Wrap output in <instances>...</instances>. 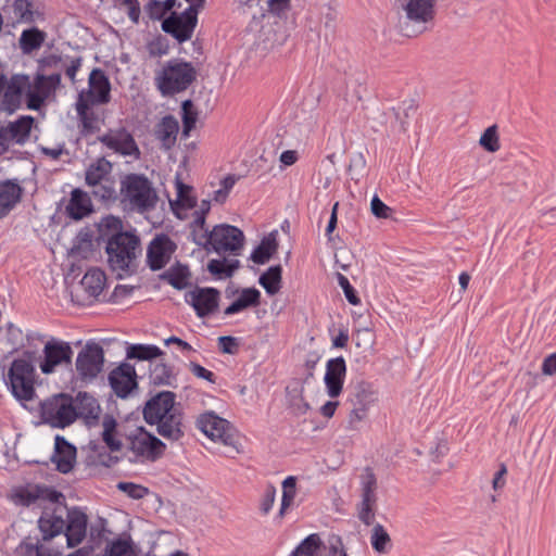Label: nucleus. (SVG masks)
Here are the masks:
<instances>
[{"instance_id": "1", "label": "nucleus", "mask_w": 556, "mask_h": 556, "mask_svg": "<svg viewBox=\"0 0 556 556\" xmlns=\"http://www.w3.org/2000/svg\"><path fill=\"white\" fill-rule=\"evenodd\" d=\"M175 399V393L163 391L151 397L143 408L144 420L155 425L157 433L169 441L184 437L182 414Z\"/></svg>"}, {"instance_id": "2", "label": "nucleus", "mask_w": 556, "mask_h": 556, "mask_svg": "<svg viewBox=\"0 0 556 556\" xmlns=\"http://www.w3.org/2000/svg\"><path fill=\"white\" fill-rule=\"evenodd\" d=\"M439 0H395L396 27L401 35L415 38L433 24Z\"/></svg>"}, {"instance_id": "3", "label": "nucleus", "mask_w": 556, "mask_h": 556, "mask_svg": "<svg viewBox=\"0 0 556 556\" xmlns=\"http://www.w3.org/2000/svg\"><path fill=\"white\" fill-rule=\"evenodd\" d=\"M118 197L125 207L138 214L153 211L159 202L153 182L143 174L126 175L121 181Z\"/></svg>"}, {"instance_id": "4", "label": "nucleus", "mask_w": 556, "mask_h": 556, "mask_svg": "<svg viewBox=\"0 0 556 556\" xmlns=\"http://www.w3.org/2000/svg\"><path fill=\"white\" fill-rule=\"evenodd\" d=\"M106 253L110 267L123 278L132 269L140 254V239L129 231L117 232L109 239Z\"/></svg>"}, {"instance_id": "5", "label": "nucleus", "mask_w": 556, "mask_h": 556, "mask_svg": "<svg viewBox=\"0 0 556 556\" xmlns=\"http://www.w3.org/2000/svg\"><path fill=\"white\" fill-rule=\"evenodd\" d=\"M197 72L189 62L168 61L154 77L157 90L163 96H174L185 91L195 79Z\"/></svg>"}, {"instance_id": "6", "label": "nucleus", "mask_w": 556, "mask_h": 556, "mask_svg": "<svg viewBox=\"0 0 556 556\" xmlns=\"http://www.w3.org/2000/svg\"><path fill=\"white\" fill-rule=\"evenodd\" d=\"M74 397L66 393L52 395L39 405L41 421L52 428L64 429L76 421Z\"/></svg>"}, {"instance_id": "7", "label": "nucleus", "mask_w": 556, "mask_h": 556, "mask_svg": "<svg viewBox=\"0 0 556 556\" xmlns=\"http://www.w3.org/2000/svg\"><path fill=\"white\" fill-rule=\"evenodd\" d=\"M89 89L81 91L78 96L76 109L80 116L84 127L90 128V122L87 117V111L96 103H108L110 101L111 85L104 72L100 68H93L88 79Z\"/></svg>"}, {"instance_id": "8", "label": "nucleus", "mask_w": 556, "mask_h": 556, "mask_svg": "<svg viewBox=\"0 0 556 556\" xmlns=\"http://www.w3.org/2000/svg\"><path fill=\"white\" fill-rule=\"evenodd\" d=\"M128 441L127 451L132 463H153L161 458L166 450L165 443L143 428H139Z\"/></svg>"}, {"instance_id": "9", "label": "nucleus", "mask_w": 556, "mask_h": 556, "mask_svg": "<svg viewBox=\"0 0 556 556\" xmlns=\"http://www.w3.org/2000/svg\"><path fill=\"white\" fill-rule=\"evenodd\" d=\"M197 425L212 441L240 452L237 430L228 420L217 416L214 412H207L198 418Z\"/></svg>"}, {"instance_id": "10", "label": "nucleus", "mask_w": 556, "mask_h": 556, "mask_svg": "<svg viewBox=\"0 0 556 556\" xmlns=\"http://www.w3.org/2000/svg\"><path fill=\"white\" fill-rule=\"evenodd\" d=\"M12 394L20 401H30L35 396V368L25 358L14 359L8 372Z\"/></svg>"}, {"instance_id": "11", "label": "nucleus", "mask_w": 556, "mask_h": 556, "mask_svg": "<svg viewBox=\"0 0 556 556\" xmlns=\"http://www.w3.org/2000/svg\"><path fill=\"white\" fill-rule=\"evenodd\" d=\"M204 242L212 245L217 253L230 252L233 255H239L243 248L244 235L235 226L222 224L215 226L208 236L202 235L198 240L199 244Z\"/></svg>"}, {"instance_id": "12", "label": "nucleus", "mask_w": 556, "mask_h": 556, "mask_svg": "<svg viewBox=\"0 0 556 556\" xmlns=\"http://www.w3.org/2000/svg\"><path fill=\"white\" fill-rule=\"evenodd\" d=\"M377 479L370 468H365L361 475V501L357 504V517L366 526H370L377 509Z\"/></svg>"}, {"instance_id": "13", "label": "nucleus", "mask_w": 556, "mask_h": 556, "mask_svg": "<svg viewBox=\"0 0 556 556\" xmlns=\"http://www.w3.org/2000/svg\"><path fill=\"white\" fill-rule=\"evenodd\" d=\"M35 118L29 115L20 116L7 124H0V156L14 144L23 146L30 137Z\"/></svg>"}, {"instance_id": "14", "label": "nucleus", "mask_w": 556, "mask_h": 556, "mask_svg": "<svg viewBox=\"0 0 556 556\" xmlns=\"http://www.w3.org/2000/svg\"><path fill=\"white\" fill-rule=\"evenodd\" d=\"M198 24L197 11L190 7L180 14L173 13L162 22V29L182 43L190 40Z\"/></svg>"}, {"instance_id": "15", "label": "nucleus", "mask_w": 556, "mask_h": 556, "mask_svg": "<svg viewBox=\"0 0 556 556\" xmlns=\"http://www.w3.org/2000/svg\"><path fill=\"white\" fill-rule=\"evenodd\" d=\"M62 494L52 488L40 484H27L13 490L11 500L18 505H40L45 502L59 503Z\"/></svg>"}, {"instance_id": "16", "label": "nucleus", "mask_w": 556, "mask_h": 556, "mask_svg": "<svg viewBox=\"0 0 556 556\" xmlns=\"http://www.w3.org/2000/svg\"><path fill=\"white\" fill-rule=\"evenodd\" d=\"M104 352L97 343H88L78 353L76 358V369L84 380L96 378L103 369Z\"/></svg>"}, {"instance_id": "17", "label": "nucleus", "mask_w": 556, "mask_h": 556, "mask_svg": "<svg viewBox=\"0 0 556 556\" xmlns=\"http://www.w3.org/2000/svg\"><path fill=\"white\" fill-rule=\"evenodd\" d=\"M220 293L214 288L195 287L185 294V301L191 305L198 317L204 318L214 314L219 304Z\"/></svg>"}, {"instance_id": "18", "label": "nucleus", "mask_w": 556, "mask_h": 556, "mask_svg": "<svg viewBox=\"0 0 556 556\" xmlns=\"http://www.w3.org/2000/svg\"><path fill=\"white\" fill-rule=\"evenodd\" d=\"M60 83V74L49 76L38 74L33 81L29 80L27 108L30 110H39Z\"/></svg>"}, {"instance_id": "19", "label": "nucleus", "mask_w": 556, "mask_h": 556, "mask_svg": "<svg viewBox=\"0 0 556 556\" xmlns=\"http://www.w3.org/2000/svg\"><path fill=\"white\" fill-rule=\"evenodd\" d=\"M73 350L70 343L59 340H51L45 344L43 361L40 363V370L46 374H52L55 368L63 364H71Z\"/></svg>"}, {"instance_id": "20", "label": "nucleus", "mask_w": 556, "mask_h": 556, "mask_svg": "<svg viewBox=\"0 0 556 556\" xmlns=\"http://www.w3.org/2000/svg\"><path fill=\"white\" fill-rule=\"evenodd\" d=\"M346 371V362L343 356L327 361L324 383L330 399H337L342 394Z\"/></svg>"}, {"instance_id": "21", "label": "nucleus", "mask_w": 556, "mask_h": 556, "mask_svg": "<svg viewBox=\"0 0 556 556\" xmlns=\"http://www.w3.org/2000/svg\"><path fill=\"white\" fill-rule=\"evenodd\" d=\"M176 250L175 243L165 235L156 236L149 244L147 263L152 270L162 269Z\"/></svg>"}, {"instance_id": "22", "label": "nucleus", "mask_w": 556, "mask_h": 556, "mask_svg": "<svg viewBox=\"0 0 556 556\" xmlns=\"http://www.w3.org/2000/svg\"><path fill=\"white\" fill-rule=\"evenodd\" d=\"M100 141L122 155H139V148L134 137L124 128L109 130L100 138Z\"/></svg>"}, {"instance_id": "23", "label": "nucleus", "mask_w": 556, "mask_h": 556, "mask_svg": "<svg viewBox=\"0 0 556 556\" xmlns=\"http://www.w3.org/2000/svg\"><path fill=\"white\" fill-rule=\"evenodd\" d=\"M137 374L129 363H123L109 375V381L119 397H126L137 387Z\"/></svg>"}, {"instance_id": "24", "label": "nucleus", "mask_w": 556, "mask_h": 556, "mask_svg": "<svg viewBox=\"0 0 556 556\" xmlns=\"http://www.w3.org/2000/svg\"><path fill=\"white\" fill-rule=\"evenodd\" d=\"M88 525L87 515L78 509L72 508L67 510L66 541L70 547L77 546L86 536Z\"/></svg>"}, {"instance_id": "25", "label": "nucleus", "mask_w": 556, "mask_h": 556, "mask_svg": "<svg viewBox=\"0 0 556 556\" xmlns=\"http://www.w3.org/2000/svg\"><path fill=\"white\" fill-rule=\"evenodd\" d=\"M51 460L60 472L68 473L76 463V447L68 443L64 437L56 435Z\"/></svg>"}, {"instance_id": "26", "label": "nucleus", "mask_w": 556, "mask_h": 556, "mask_svg": "<svg viewBox=\"0 0 556 556\" xmlns=\"http://www.w3.org/2000/svg\"><path fill=\"white\" fill-rule=\"evenodd\" d=\"M29 88V77L27 75L16 74L10 79L5 77V88L2 92L3 102L10 106H18L22 97L27 98V89Z\"/></svg>"}, {"instance_id": "27", "label": "nucleus", "mask_w": 556, "mask_h": 556, "mask_svg": "<svg viewBox=\"0 0 556 556\" xmlns=\"http://www.w3.org/2000/svg\"><path fill=\"white\" fill-rule=\"evenodd\" d=\"M307 382L300 378H293L286 387V397L289 407L295 415H305L309 409L311 405L304 397V389Z\"/></svg>"}, {"instance_id": "28", "label": "nucleus", "mask_w": 556, "mask_h": 556, "mask_svg": "<svg viewBox=\"0 0 556 556\" xmlns=\"http://www.w3.org/2000/svg\"><path fill=\"white\" fill-rule=\"evenodd\" d=\"M75 401L76 419L83 418L87 425L96 424L101 414V407L92 395L79 392Z\"/></svg>"}, {"instance_id": "29", "label": "nucleus", "mask_w": 556, "mask_h": 556, "mask_svg": "<svg viewBox=\"0 0 556 556\" xmlns=\"http://www.w3.org/2000/svg\"><path fill=\"white\" fill-rule=\"evenodd\" d=\"M22 187L12 180L0 181V219L4 218L21 201Z\"/></svg>"}, {"instance_id": "30", "label": "nucleus", "mask_w": 556, "mask_h": 556, "mask_svg": "<svg viewBox=\"0 0 556 556\" xmlns=\"http://www.w3.org/2000/svg\"><path fill=\"white\" fill-rule=\"evenodd\" d=\"M179 131L177 119L167 115L164 116L154 128V136L164 150H170L176 141Z\"/></svg>"}, {"instance_id": "31", "label": "nucleus", "mask_w": 556, "mask_h": 556, "mask_svg": "<svg viewBox=\"0 0 556 556\" xmlns=\"http://www.w3.org/2000/svg\"><path fill=\"white\" fill-rule=\"evenodd\" d=\"M92 212V202L90 197L83 190L76 188L71 192L70 201L66 205V214L75 220H79Z\"/></svg>"}, {"instance_id": "32", "label": "nucleus", "mask_w": 556, "mask_h": 556, "mask_svg": "<svg viewBox=\"0 0 556 556\" xmlns=\"http://www.w3.org/2000/svg\"><path fill=\"white\" fill-rule=\"evenodd\" d=\"M260 304V290H257L256 288H244L239 292L238 298L229 306L225 308L224 315H236L250 307H257Z\"/></svg>"}, {"instance_id": "33", "label": "nucleus", "mask_w": 556, "mask_h": 556, "mask_svg": "<svg viewBox=\"0 0 556 556\" xmlns=\"http://www.w3.org/2000/svg\"><path fill=\"white\" fill-rule=\"evenodd\" d=\"M91 194L103 203L115 202L118 199V193L116 189V180L114 176L104 178L103 180H99L90 186Z\"/></svg>"}, {"instance_id": "34", "label": "nucleus", "mask_w": 556, "mask_h": 556, "mask_svg": "<svg viewBox=\"0 0 556 556\" xmlns=\"http://www.w3.org/2000/svg\"><path fill=\"white\" fill-rule=\"evenodd\" d=\"M105 274L101 269L91 268L84 275L80 285L90 296L98 298L105 287Z\"/></svg>"}, {"instance_id": "35", "label": "nucleus", "mask_w": 556, "mask_h": 556, "mask_svg": "<svg viewBox=\"0 0 556 556\" xmlns=\"http://www.w3.org/2000/svg\"><path fill=\"white\" fill-rule=\"evenodd\" d=\"M113 165L104 157H99L87 167L85 173V181L90 186L99 180L113 176Z\"/></svg>"}, {"instance_id": "36", "label": "nucleus", "mask_w": 556, "mask_h": 556, "mask_svg": "<svg viewBox=\"0 0 556 556\" xmlns=\"http://www.w3.org/2000/svg\"><path fill=\"white\" fill-rule=\"evenodd\" d=\"M239 264L237 258L211 260L207 264V269L213 276L226 279L233 275Z\"/></svg>"}, {"instance_id": "37", "label": "nucleus", "mask_w": 556, "mask_h": 556, "mask_svg": "<svg viewBox=\"0 0 556 556\" xmlns=\"http://www.w3.org/2000/svg\"><path fill=\"white\" fill-rule=\"evenodd\" d=\"M281 274L282 268L277 265L269 267L261 275L258 282L269 295L277 294L281 289Z\"/></svg>"}, {"instance_id": "38", "label": "nucleus", "mask_w": 556, "mask_h": 556, "mask_svg": "<svg viewBox=\"0 0 556 556\" xmlns=\"http://www.w3.org/2000/svg\"><path fill=\"white\" fill-rule=\"evenodd\" d=\"M45 38V33L38 28L25 29L20 37V47L23 52L30 53L42 46Z\"/></svg>"}, {"instance_id": "39", "label": "nucleus", "mask_w": 556, "mask_h": 556, "mask_svg": "<svg viewBox=\"0 0 556 556\" xmlns=\"http://www.w3.org/2000/svg\"><path fill=\"white\" fill-rule=\"evenodd\" d=\"M189 278L188 268L181 265L170 267L163 275V279L177 290L185 289L189 285Z\"/></svg>"}, {"instance_id": "40", "label": "nucleus", "mask_w": 556, "mask_h": 556, "mask_svg": "<svg viewBox=\"0 0 556 556\" xmlns=\"http://www.w3.org/2000/svg\"><path fill=\"white\" fill-rule=\"evenodd\" d=\"M102 440L112 452H118L122 448V442L117 438V424L113 417L106 416L102 422Z\"/></svg>"}, {"instance_id": "41", "label": "nucleus", "mask_w": 556, "mask_h": 556, "mask_svg": "<svg viewBox=\"0 0 556 556\" xmlns=\"http://www.w3.org/2000/svg\"><path fill=\"white\" fill-rule=\"evenodd\" d=\"M296 495V478L293 476L287 477L282 481V497L278 516L282 518L287 510L293 505Z\"/></svg>"}, {"instance_id": "42", "label": "nucleus", "mask_w": 556, "mask_h": 556, "mask_svg": "<svg viewBox=\"0 0 556 556\" xmlns=\"http://www.w3.org/2000/svg\"><path fill=\"white\" fill-rule=\"evenodd\" d=\"M370 544L375 552L386 554L391 548V538L384 527L380 523L374 526L370 535Z\"/></svg>"}, {"instance_id": "43", "label": "nucleus", "mask_w": 556, "mask_h": 556, "mask_svg": "<svg viewBox=\"0 0 556 556\" xmlns=\"http://www.w3.org/2000/svg\"><path fill=\"white\" fill-rule=\"evenodd\" d=\"M277 242L275 238H265L261 241L260 245L252 253V261L256 264H264L277 250Z\"/></svg>"}, {"instance_id": "44", "label": "nucleus", "mask_w": 556, "mask_h": 556, "mask_svg": "<svg viewBox=\"0 0 556 556\" xmlns=\"http://www.w3.org/2000/svg\"><path fill=\"white\" fill-rule=\"evenodd\" d=\"M320 546V536L317 533H312L299 544L290 556H316Z\"/></svg>"}, {"instance_id": "45", "label": "nucleus", "mask_w": 556, "mask_h": 556, "mask_svg": "<svg viewBox=\"0 0 556 556\" xmlns=\"http://www.w3.org/2000/svg\"><path fill=\"white\" fill-rule=\"evenodd\" d=\"M39 527L43 533V539H50L60 534L65 528V521L62 517L51 516L49 518L41 517Z\"/></svg>"}, {"instance_id": "46", "label": "nucleus", "mask_w": 556, "mask_h": 556, "mask_svg": "<svg viewBox=\"0 0 556 556\" xmlns=\"http://www.w3.org/2000/svg\"><path fill=\"white\" fill-rule=\"evenodd\" d=\"M162 355V351L156 345L134 344L129 346L127 356L141 361L153 359Z\"/></svg>"}, {"instance_id": "47", "label": "nucleus", "mask_w": 556, "mask_h": 556, "mask_svg": "<svg viewBox=\"0 0 556 556\" xmlns=\"http://www.w3.org/2000/svg\"><path fill=\"white\" fill-rule=\"evenodd\" d=\"M479 144L488 152L494 153L501 149L497 125L488 127L479 139Z\"/></svg>"}, {"instance_id": "48", "label": "nucleus", "mask_w": 556, "mask_h": 556, "mask_svg": "<svg viewBox=\"0 0 556 556\" xmlns=\"http://www.w3.org/2000/svg\"><path fill=\"white\" fill-rule=\"evenodd\" d=\"M182 136L189 137L190 131L195 127L198 112L195 111L191 100L182 102Z\"/></svg>"}, {"instance_id": "49", "label": "nucleus", "mask_w": 556, "mask_h": 556, "mask_svg": "<svg viewBox=\"0 0 556 556\" xmlns=\"http://www.w3.org/2000/svg\"><path fill=\"white\" fill-rule=\"evenodd\" d=\"M13 13L18 22L33 23L35 13L33 10V2L30 0H14Z\"/></svg>"}, {"instance_id": "50", "label": "nucleus", "mask_w": 556, "mask_h": 556, "mask_svg": "<svg viewBox=\"0 0 556 556\" xmlns=\"http://www.w3.org/2000/svg\"><path fill=\"white\" fill-rule=\"evenodd\" d=\"M147 50L152 58H160L167 54L169 50L167 39L162 36L153 38L148 42Z\"/></svg>"}, {"instance_id": "51", "label": "nucleus", "mask_w": 556, "mask_h": 556, "mask_svg": "<svg viewBox=\"0 0 556 556\" xmlns=\"http://www.w3.org/2000/svg\"><path fill=\"white\" fill-rule=\"evenodd\" d=\"M117 489L134 500H141L148 495V488L132 482H119Z\"/></svg>"}, {"instance_id": "52", "label": "nucleus", "mask_w": 556, "mask_h": 556, "mask_svg": "<svg viewBox=\"0 0 556 556\" xmlns=\"http://www.w3.org/2000/svg\"><path fill=\"white\" fill-rule=\"evenodd\" d=\"M115 2L127 13L132 24L139 23L141 10L138 0H115Z\"/></svg>"}, {"instance_id": "53", "label": "nucleus", "mask_w": 556, "mask_h": 556, "mask_svg": "<svg viewBox=\"0 0 556 556\" xmlns=\"http://www.w3.org/2000/svg\"><path fill=\"white\" fill-rule=\"evenodd\" d=\"M338 283L342 288L350 304L358 305L361 303V299L358 298L356 290L344 275L338 274Z\"/></svg>"}, {"instance_id": "54", "label": "nucleus", "mask_w": 556, "mask_h": 556, "mask_svg": "<svg viewBox=\"0 0 556 556\" xmlns=\"http://www.w3.org/2000/svg\"><path fill=\"white\" fill-rule=\"evenodd\" d=\"M106 556H134V553L127 541L117 540L110 545Z\"/></svg>"}, {"instance_id": "55", "label": "nucleus", "mask_w": 556, "mask_h": 556, "mask_svg": "<svg viewBox=\"0 0 556 556\" xmlns=\"http://www.w3.org/2000/svg\"><path fill=\"white\" fill-rule=\"evenodd\" d=\"M276 498V489L274 485H268L263 493L262 500L260 502V510L263 515H267L275 503Z\"/></svg>"}, {"instance_id": "56", "label": "nucleus", "mask_w": 556, "mask_h": 556, "mask_svg": "<svg viewBox=\"0 0 556 556\" xmlns=\"http://www.w3.org/2000/svg\"><path fill=\"white\" fill-rule=\"evenodd\" d=\"M153 380L156 383L169 384L173 378L172 370L165 364H157L152 370Z\"/></svg>"}, {"instance_id": "57", "label": "nucleus", "mask_w": 556, "mask_h": 556, "mask_svg": "<svg viewBox=\"0 0 556 556\" xmlns=\"http://www.w3.org/2000/svg\"><path fill=\"white\" fill-rule=\"evenodd\" d=\"M372 214L378 218H389L392 208L384 204L377 195L371 199L370 203Z\"/></svg>"}, {"instance_id": "58", "label": "nucleus", "mask_w": 556, "mask_h": 556, "mask_svg": "<svg viewBox=\"0 0 556 556\" xmlns=\"http://www.w3.org/2000/svg\"><path fill=\"white\" fill-rule=\"evenodd\" d=\"M190 188L181 182L177 184V203L182 207H192L195 204L193 198L190 197Z\"/></svg>"}, {"instance_id": "59", "label": "nucleus", "mask_w": 556, "mask_h": 556, "mask_svg": "<svg viewBox=\"0 0 556 556\" xmlns=\"http://www.w3.org/2000/svg\"><path fill=\"white\" fill-rule=\"evenodd\" d=\"M190 371L197 377V378H200V379H204L211 383H215L216 382V376L213 371L206 369L205 367L197 364V363H191L190 364Z\"/></svg>"}, {"instance_id": "60", "label": "nucleus", "mask_w": 556, "mask_h": 556, "mask_svg": "<svg viewBox=\"0 0 556 556\" xmlns=\"http://www.w3.org/2000/svg\"><path fill=\"white\" fill-rule=\"evenodd\" d=\"M218 346L223 353L233 354L238 350V341L233 337H219Z\"/></svg>"}, {"instance_id": "61", "label": "nucleus", "mask_w": 556, "mask_h": 556, "mask_svg": "<svg viewBox=\"0 0 556 556\" xmlns=\"http://www.w3.org/2000/svg\"><path fill=\"white\" fill-rule=\"evenodd\" d=\"M268 10L275 15H281L290 8V0H268Z\"/></svg>"}, {"instance_id": "62", "label": "nucleus", "mask_w": 556, "mask_h": 556, "mask_svg": "<svg viewBox=\"0 0 556 556\" xmlns=\"http://www.w3.org/2000/svg\"><path fill=\"white\" fill-rule=\"evenodd\" d=\"M367 409H368L367 404H363L361 407L352 409L349 415V424L352 427H355L356 424H358L363 419H365V417L367 415Z\"/></svg>"}, {"instance_id": "63", "label": "nucleus", "mask_w": 556, "mask_h": 556, "mask_svg": "<svg viewBox=\"0 0 556 556\" xmlns=\"http://www.w3.org/2000/svg\"><path fill=\"white\" fill-rule=\"evenodd\" d=\"M542 372L546 376H553L556 374V352L544 358Z\"/></svg>"}, {"instance_id": "64", "label": "nucleus", "mask_w": 556, "mask_h": 556, "mask_svg": "<svg viewBox=\"0 0 556 556\" xmlns=\"http://www.w3.org/2000/svg\"><path fill=\"white\" fill-rule=\"evenodd\" d=\"M279 161L283 166H292L299 161V153L295 150H286L280 154Z\"/></svg>"}]
</instances>
